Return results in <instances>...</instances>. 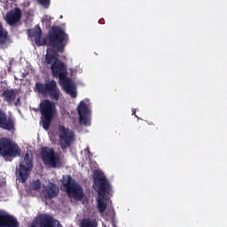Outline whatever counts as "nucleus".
<instances>
[{"instance_id": "f257e3e1", "label": "nucleus", "mask_w": 227, "mask_h": 227, "mask_svg": "<svg viewBox=\"0 0 227 227\" xmlns=\"http://www.w3.org/2000/svg\"><path fill=\"white\" fill-rule=\"evenodd\" d=\"M48 40L52 48H48L46 51L45 63L52 67L54 63L59 60V54L65 52V48L68 43V35L61 27L53 26L49 31Z\"/></svg>"}, {"instance_id": "f03ea898", "label": "nucleus", "mask_w": 227, "mask_h": 227, "mask_svg": "<svg viewBox=\"0 0 227 227\" xmlns=\"http://www.w3.org/2000/svg\"><path fill=\"white\" fill-rule=\"evenodd\" d=\"M51 74L53 77H59V84L67 95H70L72 98H77V90H75V85L72 82V79L67 76V66L63 61L59 60L51 66Z\"/></svg>"}, {"instance_id": "7ed1b4c3", "label": "nucleus", "mask_w": 227, "mask_h": 227, "mask_svg": "<svg viewBox=\"0 0 227 227\" xmlns=\"http://www.w3.org/2000/svg\"><path fill=\"white\" fill-rule=\"evenodd\" d=\"M20 155V147L8 137L0 138V157L5 162H12L15 157Z\"/></svg>"}, {"instance_id": "20e7f679", "label": "nucleus", "mask_w": 227, "mask_h": 227, "mask_svg": "<svg viewBox=\"0 0 227 227\" xmlns=\"http://www.w3.org/2000/svg\"><path fill=\"white\" fill-rule=\"evenodd\" d=\"M40 113L43 129L49 130L56 116V105L49 99H44L40 103Z\"/></svg>"}, {"instance_id": "39448f33", "label": "nucleus", "mask_w": 227, "mask_h": 227, "mask_svg": "<svg viewBox=\"0 0 227 227\" xmlns=\"http://www.w3.org/2000/svg\"><path fill=\"white\" fill-rule=\"evenodd\" d=\"M62 185L66 188V192L69 198H73V200H75L76 201H81V200L84 198V190H82V186L75 183V180L72 178V176H64Z\"/></svg>"}, {"instance_id": "423d86ee", "label": "nucleus", "mask_w": 227, "mask_h": 227, "mask_svg": "<svg viewBox=\"0 0 227 227\" xmlns=\"http://www.w3.org/2000/svg\"><path fill=\"white\" fill-rule=\"evenodd\" d=\"M35 88L38 93H41L43 97H49L51 100H55V102L59 100L61 91L59 90V87H58V82H56V81L51 80L45 83L37 82Z\"/></svg>"}, {"instance_id": "0eeeda50", "label": "nucleus", "mask_w": 227, "mask_h": 227, "mask_svg": "<svg viewBox=\"0 0 227 227\" xmlns=\"http://www.w3.org/2000/svg\"><path fill=\"white\" fill-rule=\"evenodd\" d=\"M41 159L44 166H49V168H61V160L58 153L54 152V149L44 146L41 150Z\"/></svg>"}, {"instance_id": "6e6552de", "label": "nucleus", "mask_w": 227, "mask_h": 227, "mask_svg": "<svg viewBox=\"0 0 227 227\" xmlns=\"http://www.w3.org/2000/svg\"><path fill=\"white\" fill-rule=\"evenodd\" d=\"M94 185L98 188L99 196H106L111 192V184L106 177V175L100 170H95L93 174Z\"/></svg>"}, {"instance_id": "1a4fd4ad", "label": "nucleus", "mask_w": 227, "mask_h": 227, "mask_svg": "<svg viewBox=\"0 0 227 227\" xmlns=\"http://www.w3.org/2000/svg\"><path fill=\"white\" fill-rule=\"evenodd\" d=\"M59 137L61 150L70 148L74 141H75L74 131L63 125L59 126Z\"/></svg>"}, {"instance_id": "9d476101", "label": "nucleus", "mask_w": 227, "mask_h": 227, "mask_svg": "<svg viewBox=\"0 0 227 227\" xmlns=\"http://www.w3.org/2000/svg\"><path fill=\"white\" fill-rule=\"evenodd\" d=\"M16 178L21 184H26L29 178V153H27L25 157L20 160L19 167H16Z\"/></svg>"}, {"instance_id": "9b49d317", "label": "nucleus", "mask_w": 227, "mask_h": 227, "mask_svg": "<svg viewBox=\"0 0 227 227\" xmlns=\"http://www.w3.org/2000/svg\"><path fill=\"white\" fill-rule=\"evenodd\" d=\"M90 106L84 101H81L78 104V116L80 125H84V127H90L91 125V110H90Z\"/></svg>"}, {"instance_id": "f8f14e48", "label": "nucleus", "mask_w": 227, "mask_h": 227, "mask_svg": "<svg viewBox=\"0 0 227 227\" xmlns=\"http://www.w3.org/2000/svg\"><path fill=\"white\" fill-rule=\"evenodd\" d=\"M42 196L44 200H53L59 196V187L56 184L50 182L47 185L43 186Z\"/></svg>"}, {"instance_id": "ddd939ff", "label": "nucleus", "mask_w": 227, "mask_h": 227, "mask_svg": "<svg viewBox=\"0 0 227 227\" xmlns=\"http://www.w3.org/2000/svg\"><path fill=\"white\" fill-rule=\"evenodd\" d=\"M17 217L0 210V227H19Z\"/></svg>"}, {"instance_id": "4468645a", "label": "nucleus", "mask_w": 227, "mask_h": 227, "mask_svg": "<svg viewBox=\"0 0 227 227\" xmlns=\"http://www.w3.org/2000/svg\"><path fill=\"white\" fill-rule=\"evenodd\" d=\"M0 129L4 130H15V120L12 117H8L6 113L0 108Z\"/></svg>"}, {"instance_id": "2eb2a0df", "label": "nucleus", "mask_w": 227, "mask_h": 227, "mask_svg": "<svg viewBox=\"0 0 227 227\" xmlns=\"http://www.w3.org/2000/svg\"><path fill=\"white\" fill-rule=\"evenodd\" d=\"M22 19V11L19 7L11 10L5 15V21L9 26H15Z\"/></svg>"}, {"instance_id": "dca6fc26", "label": "nucleus", "mask_w": 227, "mask_h": 227, "mask_svg": "<svg viewBox=\"0 0 227 227\" xmlns=\"http://www.w3.org/2000/svg\"><path fill=\"white\" fill-rule=\"evenodd\" d=\"M38 225L39 227H63L61 223H58L56 226L54 218L49 215H41L39 216Z\"/></svg>"}, {"instance_id": "f3484780", "label": "nucleus", "mask_w": 227, "mask_h": 227, "mask_svg": "<svg viewBox=\"0 0 227 227\" xmlns=\"http://www.w3.org/2000/svg\"><path fill=\"white\" fill-rule=\"evenodd\" d=\"M12 42V36L8 35V30L0 23V45H10Z\"/></svg>"}, {"instance_id": "a211bd4d", "label": "nucleus", "mask_w": 227, "mask_h": 227, "mask_svg": "<svg viewBox=\"0 0 227 227\" xmlns=\"http://www.w3.org/2000/svg\"><path fill=\"white\" fill-rule=\"evenodd\" d=\"M3 97L4 100L7 102L9 106H12L13 102L15 101V98L17 97V94L15 93V90H5L3 91Z\"/></svg>"}, {"instance_id": "6ab92c4d", "label": "nucleus", "mask_w": 227, "mask_h": 227, "mask_svg": "<svg viewBox=\"0 0 227 227\" xmlns=\"http://www.w3.org/2000/svg\"><path fill=\"white\" fill-rule=\"evenodd\" d=\"M35 36L36 45L42 46L47 43V41L45 40V38L42 37V28H40V27H38L35 29Z\"/></svg>"}, {"instance_id": "aec40b11", "label": "nucleus", "mask_w": 227, "mask_h": 227, "mask_svg": "<svg viewBox=\"0 0 227 227\" xmlns=\"http://www.w3.org/2000/svg\"><path fill=\"white\" fill-rule=\"evenodd\" d=\"M81 227H98V223H97V221L91 220L90 218H84L82 220Z\"/></svg>"}, {"instance_id": "412c9836", "label": "nucleus", "mask_w": 227, "mask_h": 227, "mask_svg": "<svg viewBox=\"0 0 227 227\" xmlns=\"http://www.w3.org/2000/svg\"><path fill=\"white\" fill-rule=\"evenodd\" d=\"M98 208L99 212H101V213L106 212V208H107V204H106V202H104V200H98Z\"/></svg>"}, {"instance_id": "4be33fe9", "label": "nucleus", "mask_w": 227, "mask_h": 227, "mask_svg": "<svg viewBox=\"0 0 227 227\" xmlns=\"http://www.w3.org/2000/svg\"><path fill=\"white\" fill-rule=\"evenodd\" d=\"M43 23L46 24V26H51V16L45 15L43 18Z\"/></svg>"}, {"instance_id": "5701e85b", "label": "nucleus", "mask_w": 227, "mask_h": 227, "mask_svg": "<svg viewBox=\"0 0 227 227\" xmlns=\"http://www.w3.org/2000/svg\"><path fill=\"white\" fill-rule=\"evenodd\" d=\"M41 187H42V182H40V179L36 180L33 184V188L35 189V191H38V189H40Z\"/></svg>"}, {"instance_id": "b1692460", "label": "nucleus", "mask_w": 227, "mask_h": 227, "mask_svg": "<svg viewBox=\"0 0 227 227\" xmlns=\"http://www.w3.org/2000/svg\"><path fill=\"white\" fill-rule=\"evenodd\" d=\"M39 4H41L42 6H45V8H47L49 6V4H51V0H38Z\"/></svg>"}, {"instance_id": "393cba45", "label": "nucleus", "mask_w": 227, "mask_h": 227, "mask_svg": "<svg viewBox=\"0 0 227 227\" xmlns=\"http://www.w3.org/2000/svg\"><path fill=\"white\" fill-rule=\"evenodd\" d=\"M4 189V188L3 185H1V184H0V191H3ZM3 198H4L3 192H0V201H3Z\"/></svg>"}, {"instance_id": "a878e982", "label": "nucleus", "mask_w": 227, "mask_h": 227, "mask_svg": "<svg viewBox=\"0 0 227 227\" xmlns=\"http://www.w3.org/2000/svg\"><path fill=\"white\" fill-rule=\"evenodd\" d=\"M32 168H33V161L29 160V171H31Z\"/></svg>"}, {"instance_id": "bb28decb", "label": "nucleus", "mask_w": 227, "mask_h": 227, "mask_svg": "<svg viewBox=\"0 0 227 227\" xmlns=\"http://www.w3.org/2000/svg\"><path fill=\"white\" fill-rule=\"evenodd\" d=\"M25 190H26L27 192H29V186L26 185Z\"/></svg>"}, {"instance_id": "cd10ccee", "label": "nucleus", "mask_w": 227, "mask_h": 227, "mask_svg": "<svg viewBox=\"0 0 227 227\" xmlns=\"http://www.w3.org/2000/svg\"><path fill=\"white\" fill-rule=\"evenodd\" d=\"M19 102H20V98L17 99V102L15 103V106H17V104H19Z\"/></svg>"}, {"instance_id": "c85d7f7f", "label": "nucleus", "mask_w": 227, "mask_h": 227, "mask_svg": "<svg viewBox=\"0 0 227 227\" xmlns=\"http://www.w3.org/2000/svg\"><path fill=\"white\" fill-rule=\"evenodd\" d=\"M27 35L29 36V29L27 30Z\"/></svg>"}, {"instance_id": "c756f323", "label": "nucleus", "mask_w": 227, "mask_h": 227, "mask_svg": "<svg viewBox=\"0 0 227 227\" xmlns=\"http://www.w3.org/2000/svg\"><path fill=\"white\" fill-rule=\"evenodd\" d=\"M31 31H32V30L30 29V30H29V34H30V35H31Z\"/></svg>"}, {"instance_id": "7c9ffc66", "label": "nucleus", "mask_w": 227, "mask_h": 227, "mask_svg": "<svg viewBox=\"0 0 227 227\" xmlns=\"http://www.w3.org/2000/svg\"><path fill=\"white\" fill-rule=\"evenodd\" d=\"M30 227H35V226H30Z\"/></svg>"}]
</instances>
